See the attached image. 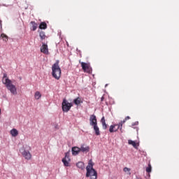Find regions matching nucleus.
Segmentation results:
<instances>
[{
  "label": "nucleus",
  "mask_w": 179,
  "mask_h": 179,
  "mask_svg": "<svg viewBox=\"0 0 179 179\" xmlns=\"http://www.w3.org/2000/svg\"><path fill=\"white\" fill-rule=\"evenodd\" d=\"M3 85H6V88L12 94H14V96L17 94V90L16 89V86L12 84V80L8 78L6 74H4L3 76Z\"/></svg>",
  "instance_id": "nucleus-1"
},
{
  "label": "nucleus",
  "mask_w": 179,
  "mask_h": 179,
  "mask_svg": "<svg viewBox=\"0 0 179 179\" xmlns=\"http://www.w3.org/2000/svg\"><path fill=\"white\" fill-rule=\"evenodd\" d=\"M93 161L90 159L89 161L88 165L86 167L87 173L86 177H90V179H97V171L93 169Z\"/></svg>",
  "instance_id": "nucleus-2"
},
{
  "label": "nucleus",
  "mask_w": 179,
  "mask_h": 179,
  "mask_svg": "<svg viewBox=\"0 0 179 179\" xmlns=\"http://www.w3.org/2000/svg\"><path fill=\"white\" fill-rule=\"evenodd\" d=\"M52 76H53L57 80H59L61 78V68L59 67V60H57L52 66Z\"/></svg>",
  "instance_id": "nucleus-3"
},
{
  "label": "nucleus",
  "mask_w": 179,
  "mask_h": 179,
  "mask_svg": "<svg viewBox=\"0 0 179 179\" xmlns=\"http://www.w3.org/2000/svg\"><path fill=\"white\" fill-rule=\"evenodd\" d=\"M72 106L71 103L68 102V101L64 99L62 103V108L64 113H68V111L71 110Z\"/></svg>",
  "instance_id": "nucleus-4"
},
{
  "label": "nucleus",
  "mask_w": 179,
  "mask_h": 179,
  "mask_svg": "<svg viewBox=\"0 0 179 179\" xmlns=\"http://www.w3.org/2000/svg\"><path fill=\"white\" fill-rule=\"evenodd\" d=\"M81 66L84 72H86L87 73H92V67L90 66V63H85V62H80Z\"/></svg>",
  "instance_id": "nucleus-5"
},
{
  "label": "nucleus",
  "mask_w": 179,
  "mask_h": 179,
  "mask_svg": "<svg viewBox=\"0 0 179 179\" xmlns=\"http://www.w3.org/2000/svg\"><path fill=\"white\" fill-rule=\"evenodd\" d=\"M62 163L64 164V166L65 167H69L71 166L69 163H71V158L69 157V152L65 153V157L62 160Z\"/></svg>",
  "instance_id": "nucleus-6"
},
{
  "label": "nucleus",
  "mask_w": 179,
  "mask_h": 179,
  "mask_svg": "<svg viewBox=\"0 0 179 179\" xmlns=\"http://www.w3.org/2000/svg\"><path fill=\"white\" fill-rule=\"evenodd\" d=\"M22 155L26 160H31V153H30V151H27L26 150H24V151L22 152Z\"/></svg>",
  "instance_id": "nucleus-7"
},
{
  "label": "nucleus",
  "mask_w": 179,
  "mask_h": 179,
  "mask_svg": "<svg viewBox=\"0 0 179 179\" xmlns=\"http://www.w3.org/2000/svg\"><path fill=\"white\" fill-rule=\"evenodd\" d=\"M90 125H91V127L97 125V118L94 115H91L90 117Z\"/></svg>",
  "instance_id": "nucleus-8"
},
{
  "label": "nucleus",
  "mask_w": 179,
  "mask_h": 179,
  "mask_svg": "<svg viewBox=\"0 0 179 179\" xmlns=\"http://www.w3.org/2000/svg\"><path fill=\"white\" fill-rule=\"evenodd\" d=\"M41 52L48 55V45L47 44L43 43L42 46L41 47Z\"/></svg>",
  "instance_id": "nucleus-9"
},
{
  "label": "nucleus",
  "mask_w": 179,
  "mask_h": 179,
  "mask_svg": "<svg viewBox=\"0 0 179 179\" xmlns=\"http://www.w3.org/2000/svg\"><path fill=\"white\" fill-rule=\"evenodd\" d=\"M71 151L73 156H77L80 152V148L79 147H73Z\"/></svg>",
  "instance_id": "nucleus-10"
},
{
  "label": "nucleus",
  "mask_w": 179,
  "mask_h": 179,
  "mask_svg": "<svg viewBox=\"0 0 179 179\" xmlns=\"http://www.w3.org/2000/svg\"><path fill=\"white\" fill-rule=\"evenodd\" d=\"M90 150V148H89V146L83 144V145H81L80 148V152H89V150Z\"/></svg>",
  "instance_id": "nucleus-11"
},
{
  "label": "nucleus",
  "mask_w": 179,
  "mask_h": 179,
  "mask_svg": "<svg viewBox=\"0 0 179 179\" xmlns=\"http://www.w3.org/2000/svg\"><path fill=\"white\" fill-rule=\"evenodd\" d=\"M115 127H117V124H115L110 126L109 132L110 134H113V132H117V131H118V129H115Z\"/></svg>",
  "instance_id": "nucleus-12"
},
{
  "label": "nucleus",
  "mask_w": 179,
  "mask_h": 179,
  "mask_svg": "<svg viewBox=\"0 0 179 179\" xmlns=\"http://www.w3.org/2000/svg\"><path fill=\"white\" fill-rule=\"evenodd\" d=\"M128 143L129 145H132L133 148H134L135 149H138V146H139L138 143H136V142L132 140H129Z\"/></svg>",
  "instance_id": "nucleus-13"
},
{
  "label": "nucleus",
  "mask_w": 179,
  "mask_h": 179,
  "mask_svg": "<svg viewBox=\"0 0 179 179\" xmlns=\"http://www.w3.org/2000/svg\"><path fill=\"white\" fill-rule=\"evenodd\" d=\"M124 124H125V121H121L120 122H119V124H115V125H117V129H120V131L121 132H122V125H124Z\"/></svg>",
  "instance_id": "nucleus-14"
},
{
  "label": "nucleus",
  "mask_w": 179,
  "mask_h": 179,
  "mask_svg": "<svg viewBox=\"0 0 179 179\" xmlns=\"http://www.w3.org/2000/svg\"><path fill=\"white\" fill-rule=\"evenodd\" d=\"M92 127L94 128V131H95V134L96 135V136H99V135H100V129L99 128V126H97V124H95Z\"/></svg>",
  "instance_id": "nucleus-15"
},
{
  "label": "nucleus",
  "mask_w": 179,
  "mask_h": 179,
  "mask_svg": "<svg viewBox=\"0 0 179 179\" xmlns=\"http://www.w3.org/2000/svg\"><path fill=\"white\" fill-rule=\"evenodd\" d=\"M101 122L102 124L103 129H107V124L106 123V118L104 117H102V118L101 119Z\"/></svg>",
  "instance_id": "nucleus-16"
},
{
  "label": "nucleus",
  "mask_w": 179,
  "mask_h": 179,
  "mask_svg": "<svg viewBox=\"0 0 179 179\" xmlns=\"http://www.w3.org/2000/svg\"><path fill=\"white\" fill-rule=\"evenodd\" d=\"M39 32V37L41 38V40H45L46 36H45V32L44 31H38Z\"/></svg>",
  "instance_id": "nucleus-17"
},
{
  "label": "nucleus",
  "mask_w": 179,
  "mask_h": 179,
  "mask_svg": "<svg viewBox=\"0 0 179 179\" xmlns=\"http://www.w3.org/2000/svg\"><path fill=\"white\" fill-rule=\"evenodd\" d=\"M31 24H32L31 30L33 31H36V30H37V27H38L37 23H36V22H34V21H31Z\"/></svg>",
  "instance_id": "nucleus-18"
},
{
  "label": "nucleus",
  "mask_w": 179,
  "mask_h": 179,
  "mask_svg": "<svg viewBox=\"0 0 179 179\" xmlns=\"http://www.w3.org/2000/svg\"><path fill=\"white\" fill-rule=\"evenodd\" d=\"M39 29H41V30H45V29H47V23L44 22H41L39 25Z\"/></svg>",
  "instance_id": "nucleus-19"
},
{
  "label": "nucleus",
  "mask_w": 179,
  "mask_h": 179,
  "mask_svg": "<svg viewBox=\"0 0 179 179\" xmlns=\"http://www.w3.org/2000/svg\"><path fill=\"white\" fill-rule=\"evenodd\" d=\"M10 134L12 135V136H17V135H19V131H17V130L16 129H13L10 131Z\"/></svg>",
  "instance_id": "nucleus-20"
},
{
  "label": "nucleus",
  "mask_w": 179,
  "mask_h": 179,
  "mask_svg": "<svg viewBox=\"0 0 179 179\" xmlns=\"http://www.w3.org/2000/svg\"><path fill=\"white\" fill-rule=\"evenodd\" d=\"M76 166L78 169H81V170H83V169H85V164H83V162H82L77 163Z\"/></svg>",
  "instance_id": "nucleus-21"
},
{
  "label": "nucleus",
  "mask_w": 179,
  "mask_h": 179,
  "mask_svg": "<svg viewBox=\"0 0 179 179\" xmlns=\"http://www.w3.org/2000/svg\"><path fill=\"white\" fill-rule=\"evenodd\" d=\"M73 103H74V104H76V106H79V104H80V103H81L80 98L78 97L76 99H74L73 100Z\"/></svg>",
  "instance_id": "nucleus-22"
},
{
  "label": "nucleus",
  "mask_w": 179,
  "mask_h": 179,
  "mask_svg": "<svg viewBox=\"0 0 179 179\" xmlns=\"http://www.w3.org/2000/svg\"><path fill=\"white\" fill-rule=\"evenodd\" d=\"M34 97L36 100H38L39 99L41 98V93L40 92L37 91L35 92Z\"/></svg>",
  "instance_id": "nucleus-23"
},
{
  "label": "nucleus",
  "mask_w": 179,
  "mask_h": 179,
  "mask_svg": "<svg viewBox=\"0 0 179 179\" xmlns=\"http://www.w3.org/2000/svg\"><path fill=\"white\" fill-rule=\"evenodd\" d=\"M123 171L124 173H127L128 176H131V169L128 168V167H124L123 169Z\"/></svg>",
  "instance_id": "nucleus-24"
},
{
  "label": "nucleus",
  "mask_w": 179,
  "mask_h": 179,
  "mask_svg": "<svg viewBox=\"0 0 179 179\" xmlns=\"http://www.w3.org/2000/svg\"><path fill=\"white\" fill-rule=\"evenodd\" d=\"M1 38H2V40H3V41H8V36H7V35L6 34H1Z\"/></svg>",
  "instance_id": "nucleus-25"
},
{
  "label": "nucleus",
  "mask_w": 179,
  "mask_h": 179,
  "mask_svg": "<svg viewBox=\"0 0 179 179\" xmlns=\"http://www.w3.org/2000/svg\"><path fill=\"white\" fill-rule=\"evenodd\" d=\"M146 172L147 173H151L152 172V166H150V164H148V167L146 168Z\"/></svg>",
  "instance_id": "nucleus-26"
},
{
  "label": "nucleus",
  "mask_w": 179,
  "mask_h": 179,
  "mask_svg": "<svg viewBox=\"0 0 179 179\" xmlns=\"http://www.w3.org/2000/svg\"><path fill=\"white\" fill-rule=\"evenodd\" d=\"M128 120H131V117L129 116H127L122 121H124V123H126Z\"/></svg>",
  "instance_id": "nucleus-27"
},
{
  "label": "nucleus",
  "mask_w": 179,
  "mask_h": 179,
  "mask_svg": "<svg viewBox=\"0 0 179 179\" xmlns=\"http://www.w3.org/2000/svg\"><path fill=\"white\" fill-rule=\"evenodd\" d=\"M55 129H59V127L58 126V124H55Z\"/></svg>",
  "instance_id": "nucleus-28"
},
{
  "label": "nucleus",
  "mask_w": 179,
  "mask_h": 179,
  "mask_svg": "<svg viewBox=\"0 0 179 179\" xmlns=\"http://www.w3.org/2000/svg\"><path fill=\"white\" fill-rule=\"evenodd\" d=\"M29 150H31V147L28 146Z\"/></svg>",
  "instance_id": "nucleus-29"
},
{
  "label": "nucleus",
  "mask_w": 179,
  "mask_h": 179,
  "mask_svg": "<svg viewBox=\"0 0 179 179\" xmlns=\"http://www.w3.org/2000/svg\"><path fill=\"white\" fill-rule=\"evenodd\" d=\"M103 99H104V97L102 96V98H101V101H103Z\"/></svg>",
  "instance_id": "nucleus-30"
},
{
  "label": "nucleus",
  "mask_w": 179,
  "mask_h": 179,
  "mask_svg": "<svg viewBox=\"0 0 179 179\" xmlns=\"http://www.w3.org/2000/svg\"><path fill=\"white\" fill-rule=\"evenodd\" d=\"M0 114H1V108H0Z\"/></svg>",
  "instance_id": "nucleus-31"
}]
</instances>
